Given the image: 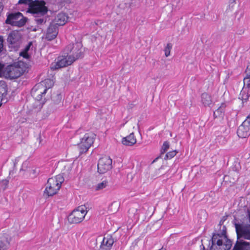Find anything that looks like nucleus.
I'll return each instance as SVG.
<instances>
[{"label": "nucleus", "mask_w": 250, "mask_h": 250, "mask_svg": "<svg viewBox=\"0 0 250 250\" xmlns=\"http://www.w3.org/2000/svg\"><path fill=\"white\" fill-rule=\"evenodd\" d=\"M63 54L69 57L73 62L82 59L84 56V49L81 42L69 44L64 48Z\"/></svg>", "instance_id": "1"}, {"label": "nucleus", "mask_w": 250, "mask_h": 250, "mask_svg": "<svg viewBox=\"0 0 250 250\" xmlns=\"http://www.w3.org/2000/svg\"><path fill=\"white\" fill-rule=\"evenodd\" d=\"M51 79H45L44 81L36 84L31 90V94L37 101H42L47 91L53 85Z\"/></svg>", "instance_id": "2"}, {"label": "nucleus", "mask_w": 250, "mask_h": 250, "mask_svg": "<svg viewBox=\"0 0 250 250\" xmlns=\"http://www.w3.org/2000/svg\"><path fill=\"white\" fill-rule=\"evenodd\" d=\"M7 18L5 23L12 26L22 27L27 22L28 19L24 17L20 12H8L6 14Z\"/></svg>", "instance_id": "3"}, {"label": "nucleus", "mask_w": 250, "mask_h": 250, "mask_svg": "<svg viewBox=\"0 0 250 250\" xmlns=\"http://www.w3.org/2000/svg\"><path fill=\"white\" fill-rule=\"evenodd\" d=\"M234 220V224L236 229L237 238L241 237L247 240H250V220H244L246 222H238Z\"/></svg>", "instance_id": "4"}, {"label": "nucleus", "mask_w": 250, "mask_h": 250, "mask_svg": "<svg viewBox=\"0 0 250 250\" xmlns=\"http://www.w3.org/2000/svg\"><path fill=\"white\" fill-rule=\"evenodd\" d=\"M96 135L92 132L85 134L81 139V142L78 144L77 146L79 150L80 154L85 153L93 144Z\"/></svg>", "instance_id": "5"}, {"label": "nucleus", "mask_w": 250, "mask_h": 250, "mask_svg": "<svg viewBox=\"0 0 250 250\" xmlns=\"http://www.w3.org/2000/svg\"><path fill=\"white\" fill-rule=\"evenodd\" d=\"M7 42L9 47L17 50L21 42V34L19 30H13L9 34Z\"/></svg>", "instance_id": "6"}, {"label": "nucleus", "mask_w": 250, "mask_h": 250, "mask_svg": "<svg viewBox=\"0 0 250 250\" xmlns=\"http://www.w3.org/2000/svg\"><path fill=\"white\" fill-rule=\"evenodd\" d=\"M56 183L55 179L49 178L46 184V188L44 191L43 195L46 197L52 196L56 194L60 189V186Z\"/></svg>", "instance_id": "7"}, {"label": "nucleus", "mask_w": 250, "mask_h": 250, "mask_svg": "<svg viewBox=\"0 0 250 250\" xmlns=\"http://www.w3.org/2000/svg\"><path fill=\"white\" fill-rule=\"evenodd\" d=\"M5 72L8 77L11 79L20 77L23 72L22 69L20 66L19 62L8 65L6 68Z\"/></svg>", "instance_id": "8"}, {"label": "nucleus", "mask_w": 250, "mask_h": 250, "mask_svg": "<svg viewBox=\"0 0 250 250\" xmlns=\"http://www.w3.org/2000/svg\"><path fill=\"white\" fill-rule=\"evenodd\" d=\"M112 160L107 156L100 158L98 161L97 167L98 172L100 174H104L112 168Z\"/></svg>", "instance_id": "9"}, {"label": "nucleus", "mask_w": 250, "mask_h": 250, "mask_svg": "<svg viewBox=\"0 0 250 250\" xmlns=\"http://www.w3.org/2000/svg\"><path fill=\"white\" fill-rule=\"evenodd\" d=\"M28 12L33 14L35 18L34 21L38 25L45 23L48 19V16L47 15L48 10L46 8L41 11L36 10V11H28Z\"/></svg>", "instance_id": "10"}, {"label": "nucleus", "mask_w": 250, "mask_h": 250, "mask_svg": "<svg viewBox=\"0 0 250 250\" xmlns=\"http://www.w3.org/2000/svg\"><path fill=\"white\" fill-rule=\"evenodd\" d=\"M11 240L12 235L10 230H5L0 233V250H7Z\"/></svg>", "instance_id": "11"}, {"label": "nucleus", "mask_w": 250, "mask_h": 250, "mask_svg": "<svg viewBox=\"0 0 250 250\" xmlns=\"http://www.w3.org/2000/svg\"><path fill=\"white\" fill-rule=\"evenodd\" d=\"M243 81L244 86L241 91L239 99H241L243 102H246L250 96V77L246 75Z\"/></svg>", "instance_id": "12"}, {"label": "nucleus", "mask_w": 250, "mask_h": 250, "mask_svg": "<svg viewBox=\"0 0 250 250\" xmlns=\"http://www.w3.org/2000/svg\"><path fill=\"white\" fill-rule=\"evenodd\" d=\"M58 33L57 25L54 23H51L48 27L45 35V39L52 41L56 38Z\"/></svg>", "instance_id": "13"}, {"label": "nucleus", "mask_w": 250, "mask_h": 250, "mask_svg": "<svg viewBox=\"0 0 250 250\" xmlns=\"http://www.w3.org/2000/svg\"><path fill=\"white\" fill-rule=\"evenodd\" d=\"M65 55L66 54L63 53L62 56L58 57V62L55 66L56 69L66 67L73 62L69 57L65 56Z\"/></svg>", "instance_id": "14"}, {"label": "nucleus", "mask_w": 250, "mask_h": 250, "mask_svg": "<svg viewBox=\"0 0 250 250\" xmlns=\"http://www.w3.org/2000/svg\"><path fill=\"white\" fill-rule=\"evenodd\" d=\"M237 134L239 138H248L250 135V127L243 122L237 129Z\"/></svg>", "instance_id": "15"}, {"label": "nucleus", "mask_w": 250, "mask_h": 250, "mask_svg": "<svg viewBox=\"0 0 250 250\" xmlns=\"http://www.w3.org/2000/svg\"><path fill=\"white\" fill-rule=\"evenodd\" d=\"M114 243V240L112 236L107 235L104 237L101 248L104 250H110Z\"/></svg>", "instance_id": "16"}, {"label": "nucleus", "mask_w": 250, "mask_h": 250, "mask_svg": "<svg viewBox=\"0 0 250 250\" xmlns=\"http://www.w3.org/2000/svg\"><path fill=\"white\" fill-rule=\"evenodd\" d=\"M232 250H250V242L237 240Z\"/></svg>", "instance_id": "17"}, {"label": "nucleus", "mask_w": 250, "mask_h": 250, "mask_svg": "<svg viewBox=\"0 0 250 250\" xmlns=\"http://www.w3.org/2000/svg\"><path fill=\"white\" fill-rule=\"evenodd\" d=\"M68 20V17L64 13H59L55 17L54 23L58 26L63 25Z\"/></svg>", "instance_id": "18"}, {"label": "nucleus", "mask_w": 250, "mask_h": 250, "mask_svg": "<svg viewBox=\"0 0 250 250\" xmlns=\"http://www.w3.org/2000/svg\"><path fill=\"white\" fill-rule=\"evenodd\" d=\"M122 142L124 145L128 146H133L136 143V139L135 138L134 133H131L128 136L124 137Z\"/></svg>", "instance_id": "19"}, {"label": "nucleus", "mask_w": 250, "mask_h": 250, "mask_svg": "<svg viewBox=\"0 0 250 250\" xmlns=\"http://www.w3.org/2000/svg\"><path fill=\"white\" fill-rule=\"evenodd\" d=\"M62 95L61 94H56L54 95L52 97V105L54 106V108L57 109L58 107L62 105Z\"/></svg>", "instance_id": "20"}, {"label": "nucleus", "mask_w": 250, "mask_h": 250, "mask_svg": "<svg viewBox=\"0 0 250 250\" xmlns=\"http://www.w3.org/2000/svg\"><path fill=\"white\" fill-rule=\"evenodd\" d=\"M45 5L46 2L44 0H39L37 3H34V8H32V9H30L28 11H36V10L41 11L44 8L48 10L47 7Z\"/></svg>", "instance_id": "21"}, {"label": "nucleus", "mask_w": 250, "mask_h": 250, "mask_svg": "<svg viewBox=\"0 0 250 250\" xmlns=\"http://www.w3.org/2000/svg\"><path fill=\"white\" fill-rule=\"evenodd\" d=\"M226 104L222 103L221 105L213 112L214 118H223L224 115Z\"/></svg>", "instance_id": "22"}, {"label": "nucleus", "mask_w": 250, "mask_h": 250, "mask_svg": "<svg viewBox=\"0 0 250 250\" xmlns=\"http://www.w3.org/2000/svg\"><path fill=\"white\" fill-rule=\"evenodd\" d=\"M7 94V85L5 82L3 81H0V98H1V101L2 100V98L6 96Z\"/></svg>", "instance_id": "23"}, {"label": "nucleus", "mask_w": 250, "mask_h": 250, "mask_svg": "<svg viewBox=\"0 0 250 250\" xmlns=\"http://www.w3.org/2000/svg\"><path fill=\"white\" fill-rule=\"evenodd\" d=\"M84 217L85 214H82V213L79 212V210L76 208L71 212L67 219L69 218L70 219H84Z\"/></svg>", "instance_id": "24"}, {"label": "nucleus", "mask_w": 250, "mask_h": 250, "mask_svg": "<svg viewBox=\"0 0 250 250\" xmlns=\"http://www.w3.org/2000/svg\"><path fill=\"white\" fill-rule=\"evenodd\" d=\"M202 102L205 106H209L211 104V96L206 93H204L201 95Z\"/></svg>", "instance_id": "25"}, {"label": "nucleus", "mask_w": 250, "mask_h": 250, "mask_svg": "<svg viewBox=\"0 0 250 250\" xmlns=\"http://www.w3.org/2000/svg\"><path fill=\"white\" fill-rule=\"evenodd\" d=\"M169 147V143L168 141L164 142L161 150V156L167 150Z\"/></svg>", "instance_id": "26"}, {"label": "nucleus", "mask_w": 250, "mask_h": 250, "mask_svg": "<svg viewBox=\"0 0 250 250\" xmlns=\"http://www.w3.org/2000/svg\"><path fill=\"white\" fill-rule=\"evenodd\" d=\"M108 182L106 181H103L101 183H98L96 187V190H100L106 187Z\"/></svg>", "instance_id": "27"}, {"label": "nucleus", "mask_w": 250, "mask_h": 250, "mask_svg": "<svg viewBox=\"0 0 250 250\" xmlns=\"http://www.w3.org/2000/svg\"><path fill=\"white\" fill-rule=\"evenodd\" d=\"M241 169V167L239 162L235 161L232 167V169L233 171L239 173V171Z\"/></svg>", "instance_id": "28"}, {"label": "nucleus", "mask_w": 250, "mask_h": 250, "mask_svg": "<svg viewBox=\"0 0 250 250\" xmlns=\"http://www.w3.org/2000/svg\"><path fill=\"white\" fill-rule=\"evenodd\" d=\"M9 181L7 179H3L0 181V189L5 190L8 186Z\"/></svg>", "instance_id": "29"}, {"label": "nucleus", "mask_w": 250, "mask_h": 250, "mask_svg": "<svg viewBox=\"0 0 250 250\" xmlns=\"http://www.w3.org/2000/svg\"><path fill=\"white\" fill-rule=\"evenodd\" d=\"M177 153V151L176 150L169 151L165 155L164 159L165 160L170 159L172 158L173 157H174L176 155Z\"/></svg>", "instance_id": "30"}, {"label": "nucleus", "mask_w": 250, "mask_h": 250, "mask_svg": "<svg viewBox=\"0 0 250 250\" xmlns=\"http://www.w3.org/2000/svg\"><path fill=\"white\" fill-rule=\"evenodd\" d=\"M172 45L171 43H168L167 44V46H166V47L164 49L165 55L166 57H167L170 55V50L172 48Z\"/></svg>", "instance_id": "31"}, {"label": "nucleus", "mask_w": 250, "mask_h": 250, "mask_svg": "<svg viewBox=\"0 0 250 250\" xmlns=\"http://www.w3.org/2000/svg\"><path fill=\"white\" fill-rule=\"evenodd\" d=\"M198 219H207L208 217V214L206 211L204 209L200 210L198 213Z\"/></svg>", "instance_id": "32"}, {"label": "nucleus", "mask_w": 250, "mask_h": 250, "mask_svg": "<svg viewBox=\"0 0 250 250\" xmlns=\"http://www.w3.org/2000/svg\"><path fill=\"white\" fill-rule=\"evenodd\" d=\"M51 178L55 179L56 180V183H58V185L60 186V187H61L62 184L64 181V178L62 176L59 174L55 177H51Z\"/></svg>", "instance_id": "33"}, {"label": "nucleus", "mask_w": 250, "mask_h": 250, "mask_svg": "<svg viewBox=\"0 0 250 250\" xmlns=\"http://www.w3.org/2000/svg\"><path fill=\"white\" fill-rule=\"evenodd\" d=\"M76 209L78 210H79V212H80V213H82V214H83V215L85 214V215L87 213V210H86V209H85L86 208H85V206H79Z\"/></svg>", "instance_id": "34"}, {"label": "nucleus", "mask_w": 250, "mask_h": 250, "mask_svg": "<svg viewBox=\"0 0 250 250\" xmlns=\"http://www.w3.org/2000/svg\"><path fill=\"white\" fill-rule=\"evenodd\" d=\"M21 56L23 57V58L28 59L30 58L31 56L28 53V52H25L24 51L22 50L20 52V54Z\"/></svg>", "instance_id": "35"}, {"label": "nucleus", "mask_w": 250, "mask_h": 250, "mask_svg": "<svg viewBox=\"0 0 250 250\" xmlns=\"http://www.w3.org/2000/svg\"><path fill=\"white\" fill-rule=\"evenodd\" d=\"M135 211H137V210L136 209H134V208H130L128 211V214L130 215L128 217L129 218H132V217H134V218H138L139 217L138 216H132L131 214H134V212Z\"/></svg>", "instance_id": "36"}, {"label": "nucleus", "mask_w": 250, "mask_h": 250, "mask_svg": "<svg viewBox=\"0 0 250 250\" xmlns=\"http://www.w3.org/2000/svg\"><path fill=\"white\" fill-rule=\"evenodd\" d=\"M243 123L250 127V114L247 117Z\"/></svg>", "instance_id": "37"}, {"label": "nucleus", "mask_w": 250, "mask_h": 250, "mask_svg": "<svg viewBox=\"0 0 250 250\" xmlns=\"http://www.w3.org/2000/svg\"><path fill=\"white\" fill-rule=\"evenodd\" d=\"M32 45V42H29L27 45L25 47L23 50L25 52H28L31 46Z\"/></svg>", "instance_id": "38"}, {"label": "nucleus", "mask_w": 250, "mask_h": 250, "mask_svg": "<svg viewBox=\"0 0 250 250\" xmlns=\"http://www.w3.org/2000/svg\"><path fill=\"white\" fill-rule=\"evenodd\" d=\"M81 221H78V220H68V222L67 223H66L65 224H78V223H80Z\"/></svg>", "instance_id": "39"}, {"label": "nucleus", "mask_w": 250, "mask_h": 250, "mask_svg": "<svg viewBox=\"0 0 250 250\" xmlns=\"http://www.w3.org/2000/svg\"><path fill=\"white\" fill-rule=\"evenodd\" d=\"M27 2L28 3V5H29V7L31 8V9L32 8H34V2L33 0H27Z\"/></svg>", "instance_id": "40"}, {"label": "nucleus", "mask_w": 250, "mask_h": 250, "mask_svg": "<svg viewBox=\"0 0 250 250\" xmlns=\"http://www.w3.org/2000/svg\"><path fill=\"white\" fill-rule=\"evenodd\" d=\"M3 39L2 36H0V53L2 51V49L3 48Z\"/></svg>", "instance_id": "41"}, {"label": "nucleus", "mask_w": 250, "mask_h": 250, "mask_svg": "<svg viewBox=\"0 0 250 250\" xmlns=\"http://www.w3.org/2000/svg\"><path fill=\"white\" fill-rule=\"evenodd\" d=\"M101 21H100L97 20L96 21H94L93 22H91V25L93 26L94 28H95L96 25H98L99 24H101Z\"/></svg>", "instance_id": "42"}, {"label": "nucleus", "mask_w": 250, "mask_h": 250, "mask_svg": "<svg viewBox=\"0 0 250 250\" xmlns=\"http://www.w3.org/2000/svg\"><path fill=\"white\" fill-rule=\"evenodd\" d=\"M246 74L250 77V63L247 66V69L245 71Z\"/></svg>", "instance_id": "43"}, {"label": "nucleus", "mask_w": 250, "mask_h": 250, "mask_svg": "<svg viewBox=\"0 0 250 250\" xmlns=\"http://www.w3.org/2000/svg\"><path fill=\"white\" fill-rule=\"evenodd\" d=\"M19 4H23L24 5H28V3L27 2V0H19L18 1Z\"/></svg>", "instance_id": "44"}, {"label": "nucleus", "mask_w": 250, "mask_h": 250, "mask_svg": "<svg viewBox=\"0 0 250 250\" xmlns=\"http://www.w3.org/2000/svg\"><path fill=\"white\" fill-rule=\"evenodd\" d=\"M4 65L0 63V76L1 75Z\"/></svg>", "instance_id": "45"}, {"label": "nucleus", "mask_w": 250, "mask_h": 250, "mask_svg": "<svg viewBox=\"0 0 250 250\" xmlns=\"http://www.w3.org/2000/svg\"><path fill=\"white\" fill-rule=\"evenodd\" d=\"M244 32V30L243 29H241L240 31H239L237 33L239 35H241Z\"/></svg>", "instance_id": "46"}, {"label": "nucleus", "mask_w": 250, "mask_h": 250, "mask_svg": "<svg viewBox=\"0 0 250 250\" xmlns=\"http://www.w3.org/2000/svg\"><path fill=\"white\" fill-rule=\"evenodd\" d=\"M134 105V104H130L129 105V108H132Z\"/></svg>", "instance_id": "47"}, {"label": "nucleus", "mask_w": 250, "mask_h": 250, "mask_svg": "<svg viewBox=\"0 0 250 250\" xmlns=\"http://www.w3.org/2000/svg\"><path fill=\"white\" fill-rule=\"evenodd\" d=\"M45 99H46V98H44V100L42 101V104H44V103L45 102Z\"/></svg>", "instance_id": "48"}, {"label": "nucleus", "mask_w": 250, "mask_h": 250, "mask_svg": "<svg viewBox=\"0 0 250 250\" xmlns=\"http://www.w3.org/2000/svg\"><path fill=\"white\" fill-rule=\"evenodd\" d=\"M32 31H37V29L36 28H34Z\"/></svg>", "instance_id": "49"}, {"label": "nucleus", "mask_w": 250, "mask_h": 250, "mask_svg": "<svg viewBox=\"0 0 250 250\" xmlns=\"http://www.w3.org/2000/svg\"><path fill=\"white\" fill-rule=\"evenodd\" d=\"M38 0H34V3H37V2H38Z\"/></svg>", "instance_id": "50"}, {"label": "nucleus", "mask_w": 250, "mask_h": 250, "mask_svg": "<svg viewBox=\"0 0 250 250\" xmlns=\"http://www.w3.org/2000/svg\"><path fill=\"white\" fill-rule=\"evenodd\" d=\"M2 103H1V101H0V107L2 105Z\"/></svg>", "instance_id": "51"}]
</instances>
